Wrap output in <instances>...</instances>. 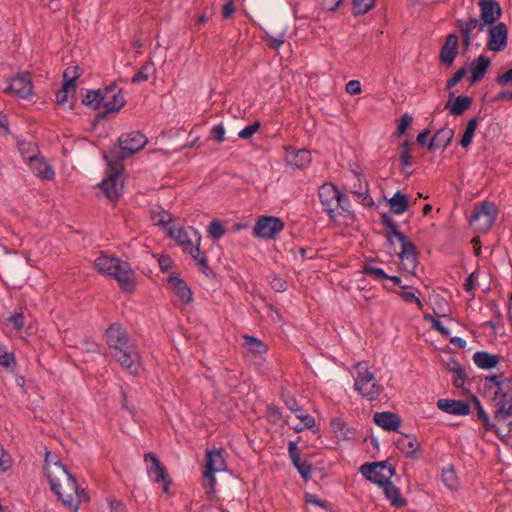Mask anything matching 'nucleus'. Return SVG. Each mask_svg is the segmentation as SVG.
<instances>
[{"instance_id": "6e6552de", "label": "nucleus", "mask_w": 512, "mask_h": 512, "mask_svg": "<svg viewBox=\"0 0 512 512\" xmlns=\"http://www.w3.org/2000/svg\"><path fill=\"white\" fill-rule=\"evenodd\" d=\"M147 141L146 136L138 131L123 134L118 139L119 145L105 153L104 158L120 162L143 149Z\"/></svg>"}, {"instance_id": "ddd939ff", "label": "nucleus", "mask_w": 512, "mask_h": 512, "mask_svg": "<svg viewBox=\"0 0 512 512\" xmlns=\"http://www.w3.org/2000/svg\"><path fill=\"white\" fill-rule=\"evenodd\" d=\"M284 229V222L277 217L261 216L254 225L253 235L261 239H273Z\"/></svg>"}, {"instance_id": "3c124183", "label": "nucleus", "mask_w": 512, "mask_h": 512, "mask_svg": "<svg viewBox=\"0 0 512 512\" xmlns=\"http://www.w3.org/2000/svg\"><path fill=\"white\" fill-rule=\"evenodd\" d=\"M266 417L272 424H278L282 420V413L278 406L270 404L266 409Z\"/></svg>"}, {"instance_id": "423d86ee", "label": "nucleus", "mask_w": 512, "mask_h": 512, "mask_svg": "<svg viewBox=\"0 0 512 512\" xmlns=\"http://www.w3.org/2000/svg\"><path fill=\"white\" fill-rule=\"evenodd\" d=\"M169 235L181 247L183 252L189 254L199 269L206 273L209 270L207 258L201 254V235L193 227H173L169 229Z\"/></svg>"}, {"instance_id": "9b49d317", "label": "nucleus", "mask_w": 512, "mask_h": 512, "mask_svg": "<svg viewBox=\"0 0 512 512\" xmlns=\"http://www.w3.org/2000/svg\"><path fill=\"white\" fill-rule=\"evenodd\" d=\"M497 216V207L494 203L484 201L475 206L470 218V225L478 232L486 233L494 224Z\"/></svg>"}, {"instance_id": "7c9ffc66", "label": "nucleus", "mask_w": 512, "mask_h": 512, "mask_svg": "<svg viewBox=\"0 0 512 512\" xmlns=\"http://www.w3.org/2000/svg\"><path fill=\"white\" fill-rule=\"evenodd\" d=\"M454 136V130L451 128H441L432 137L430 142L427 144L429 150H432L435 146H441L446 148L452 141Z\"/></svg>"}, {"instance_id": "09e8293b", "label": "nucleus", "mask_w": 512, "mask_h": 512, "mask_svg": "<svg viewBox=\"0 0 512 512\" xmlns=\"http://www.w3.org/2000/svg\"><path fill=\"white\" fill-rule=\"evenodd\" d=\"M297 418L301 420L302 425L293 427L295 432H301L304 429H311L315 425V419L310 414H297Z\"/></svg>"}, {"instance_id": "bf43d9fd", "label": "nucleus", "mask_w": 512, "mask_h": 512, "mask_svg": "<svg viewBox=\"0 0 512 512\" xmlns=\"http://www.w3.org/2000/svg\"><path fill=\"white\" fill-rule=\"evenodd\" d=\"M12 466L10 455L0 445V470L7 471Z\"/></svg>"}, {"instance_id": "58836bf2", "label": "nucleus", "mask_w": 512, "mask_h": 512, "mask_svg": "<svg viewBox=\"0 0 512 512\" xmlns=\"http://www.w3.org/2000/svg\"><path fill=\"white\" fill-rule=\"evenodd\" d=\"M292 153L294 154V160H290L289 162L298 168H304L311 162L310 153L305 149H292Z\"/></svg>"}, {"instance_id": "aec40b11", "label": "nucleus", "mask_w": 512, "mask_h": 512, "mask_svg": "<svg viewBox=\"0 0 512 512\" xmlns=\"http://www.w3.org/2000/svg\"><path fill=\"white\" fill-rule=\"evenodd\" d=\"M24 158L28 161L32 173L37 178L43 180H51L54 178V169L44 158L37 155L24 156Z\"/></svg>"}, {"instance_id": "338daca9", "label": "nucleus", "mask_w": 512, "mask_h": 512, "mask_svg": "<svg viewBox=\"0 0 512 512\" xmlns=\"http://www.w3.org/2000/svg\"><path fill=\"white\" fill-rule=\"evenodd\" d=\"M496 82L501 86H507L512 84V68L507 72L500 74L496 78Z\"/></svg>"}, {"instance_id": "49530a36", "label": "nucleus", "mask_w": 512, "mask_h": 512, "mask_svg": "<svg viewBox=\"0 0 512 512\" xmlns=\"http://www.w3.org/2000/svg\"><path fill=\"white\" fill-rule=\"evenodd\" d=\"M416 292H419V291L417 289H414L413 287H412V289H409V290L408 289H403V291H401L399 293V296L406 303H415L419 309H422L424 304L419 299V297L416 296Z\"/></svg>"}, {"instance_id": "e2e57ef3", "label": "nucleus", "mask_w": 512, "mask_h": 512, "mask_svg": "<svg viewBox=\"0 0 512 512\" xmlns=\"http://www.w3.org/2000/svg\"><path fill=\"white\" fill-rule=\"evenodd\" d=\"M345 90L350 95H357L361 93V84L358 80H350L346 84Z\"/></svg>"}, {"instance_id": "dca6fc26", "label": "nucleus", "mask_w": 512, "mask_h": 512, "mask_svg": "<svg viewBox=\"0 0 512 512\" xmlns=\"http://www.w3.org/2000/svg\"><path fill=\"white\" fill-rule=\"evenodd\" d=\"M32 90L33 85L30 75L28 73H21L11 78L4 92L18 98H27L32 95Z\"/></svg>"}, {"instance_id": "f704fd0d", "label": "nucleus", "mask_w": 512, "mask_h": 512, "mask_svg": "<svg viewBox=\"0 0 512 512\" xmlns=\"http://www.w3.org/2000/svg\"><path fill=\"white\" fill-rule=\"evenodd\" d=\"M104 89L88 90L83 96L82 102L93 109H99L103 103Z\"/></svg>"}, {"instance_id": "5fc2aeb1", "label": "nucleus", "mask_w": 512, "mask_h": 512, "mask_svg": "<svg viewBox=\"0 0 512 512\" xmlns=\"http://www.w3.org/2000/svg\"><path fill=\"white\" fill-rule=\"evenodd\" d=\"M264 40L267 45L274 50H278L285 41L284 34H280L279 36L275 37L267 32L265 33Z\"/></svg>"}, {"instance_id": "7ed1b4c3", "label": "nucleus", "mask_w": 512, "mask_h": 512, "mask_svg": "<svg viewBox=\"0 0 512 512\" xmlns=\"http://www.w3.org/2000/svg\"><path fill=\"white\" fill-rule=\"evenodd\" d=\"M484 388L490 395L495 408L494 418L506 424L508 432L512 431V382L502 374L485 378Z\"/></svg>"}, {"instance_id": "f257e3e1", "label": "nucleus", "mask_w": 512, "mask_h": 512, "mask_svg": "<svg viewBox=\"0 0 512 512\" xmlns=\"http://www.w3.org/2000/svg\"><path fill=\"white\" fill-rule=\"evenodd\" d=\"M44 471L51 490L70 511L76 512L82 502L88 501L85 489H80L76 479L62 465L57 455L45 453Z\"/></svg>"}, {"instance_id": "69168bd1", "label": "nucleus", "mask_w": 512, "mask_h": 512, "mask_svg": "<svg viewBox=\"0 0 512 512\" xmlns=\"http://www.w3.org/2000/svg\"><path fill=\"white\" fill-rule=\"evenodd\" d=\"M430 320H431L432 326L435 330H437L443 336H450V334H451L450 330L447 327H445L440 320H437L433 317H430Z\"/></svg>"}, {"instance_id": "f8f14e48", "label": "nucleus", "mask_w": 512, "mask_h": 512, "mask_svg": "<svg viewBox=\"0 0 512 512\" xmlns=\"http://www.w3.org/2000/svg\"><path fill=\"white\" fill-rule=\"evenodd\" d=\"M360 472L367 480L381 487L391 480L395 469L385 461L363 464Z\"/></svg>"}, {"instance_id": "13d9d810", "label": "nucleus", "mask_w": 512, "mask_h": 512, "mask_svg": "<svg viewBox=\"0 0 512 512\" xmlns=\"http://www.w3.org/2000/svg\"><path fill=\"white\" fill-rule=\"evenodd\" d=\"M270 285L277 292H284L287 289L286 281L278 275L271 276Z\"/></svg>"}, {"instance_id": "774afa93", "label": "nucleus", "mask_w": 512, "mask_h": 512, "mask_svg": "<svg viewBox=\"0 0 512 512\" xmlns=\"http://www.w3.org/2000/svg\"><path fill=\"white\" fill-rule=\"evenodd\" d=\"M342 0H322V6L329 12L336 11L340 6Z\"/></svg>"}, {"instance_id": "bb28decb", "label": "nucleus", "mask_w": 512, "mask_h": 512, "mask_svg": "<svg viewBox=\"0 0 512 512\" xmlns=\"http://www.w3.org/2000/svg\"><path fill=\"white\" fill-rule=\"evenodd\" d=\"M481 22L476 17H471L469 19H459L457 20V27L459 28L462 37L463 43L466 48L469 47L472 39V31L478 28L480 31Z\"/></svg>"}, {"instance_id": "6e6d98bb", "label": "nucleus", "mask_w": 512, "mask_h": 512, "mask_svg": "<svg viewBox=\"0 0 512 512\" xmlns=\"http://www.w3.org/2000/svg\"><path fill=\"white\" fill-rule=\"evenodd\" d=\"M283 400H284L285 406L290 411L295 413L296 416H297V414H305L303 411V408L298 404L297 400L293 396H287Z\"/></svg>"}, {"instance_id": "c85d7f7f", "label": "nucleus", "mask_w": 512, "mask_h": 512, "mask_svg": "<svg viewBox=\"0 0 512 512\" xmlns=\"http://www.w3.org/2000/svg\"><path fill=\"white\" fill-rule=\"evenodd\" d=\"M473 361L481 369H493L499 364L500 356L485 351H478L474 353Z\"/></svg>"}, {"instance_id": "c756f323", "label": "nucleus", "mask_w": 512, "mask_h": 512, "mask_svg": "<svg viewBox=\"0 0 512 512\" xmlns=\"http://www.w3.org/2000/svg\"><path fill=\"white\" fill-rule=\"evenodd\" d=\"M356 180L359 182V189H352L351 193L356 197V201L365 207H372L374 205L373 198L368 193V184L360 175H356Z\"/></svg>"}, {"instance_id": "4c0bfd02", "label": "nucleus", "mask_w": 512, "mask_h": 512, "mask_svg": "<svg viewBox=\"0 0 512 512\" xmlns=\"http://www.w3.org/2000/svg\"><path fill=\"white\" fill-rule=\"evenodd\" d=\"M471 99L467 96H458L450 106V112L452 115L458 116L463 114L471 106Z\"/></svg>"}, {"instance_id": "a18cd8bd", "label": "nucleus", "mask_w": 512, "mask_h": 512, "mask_svg": "<svg viewBox=\"0 0 512 512\" xmlns=\"http://www.w3.org/2000/svg\"><path fill=\"white\" fill-rule=\"evenodd\" d=\"M399 158L402 168L409 167L412 165L411 160V143L404 141L400 146Z\"/></svg>"}, {"instance_id": "a19ab883", "label": "nucleus", "mask_w": 512, "mask_h": 512, "mask_svg": "<svg viewBox=\"0 0 512 512\" xmlns=\"http://www.w3.org/2000/svg\"><path fill=\"white\" fill-rule=\"evenodd\" d=\"M244 344L245 346L253 353H258V354H262V353H265L267 348L265 346V344L253 337V336H249V335H245L244 336Z\"/></svg>"}, {"instance_id": "473e14b6", "label": "nucleus", "mask_w": 512, "mask_h": 512, "mask_svg": "<svg viewBox=\"0 0 512 512\" xmlns=\"http://www.w3.org/2000/svg\"><path fill=\"white\" fill-rule=\"evenodd\" d=\"M387 499L391 501V504L397 508L406 505L407 501L401 496L399 489L391 482L381 486Z\"/></svg>"}, {"instance_id": "de8ad7c7", "label": "nucleus", "mask_w": 512, "mask_h": 512, "mask_svg": "<svg viewBox=\"0 0 512 512\" xmlns=\"http://www.w3.org/2000/svg\"><path fill=\"white\" fill-rule=\"evenodd\" d=\"M375 0H353L354 14L360 15L370 11L374 6Z\"/></svg>"}, {"instance_id": "72a5a7b5", "label": "nucleus", "mask_w": 512, "mask_h": 512, "mask_svg": "<svg viewBox=\"0 0 512 512\" xmlns=\"http://www.w3.org/2000/svg\"><path fill=\"white\" fill-rule=\"evenodd\" d=\"M389 206L394 214H403L409 208V201L406 195L397 191L389 200Z\"/></svg>"}, {"instance_id": "603ef678", "label": "nucleus", "mask_w": 512, "mask_h": 512, "mask_svg": "<svg viewBox=\"0 0 512 512\" xmlns=\"http://www.w3.org/2000/svg\"><path fill=\"white\" fill-rule=\"evenodd\" d=\"M412 122H413L412 115L409 113H404L398 121L397 131H396L397 135L401 136V135L405 134L407 129L411 126Z\"/></svg>"}, {"instance_id": "ea45409f", "label": "nucleus", "mask_w": 512, "mask_h": 512, "mask_svg": "<svg viewBox=\"0 0 512 512\" xmlns=\"http://www.w3.org/2000/svg\"><path fill=\"white\" fill-rule=\"evenodd\" d=\"M361 272L365 275L372 276L376 280H383L388 278V275L382 268L373 265L372 261L365 262Z\"/></svg>"}, {"instance_id": "a878e982", "label": "nucleus", "mask_w": 512, "mask_h": 512, "mask_svg": "<svg viewBox=\"0 0 512 512\" xmlns=\"http://www.w3.org/2000/svg\"><path fill=\"white\" fill-rule=\"evenodd\" d=\"M71 68H67L64 71V82L62 88L56 93V101L58 104L64 105L68 102L70 94H74L76 91V79L78 75H74L68 78Z\"/></svg>"}, {"instance_id": "79ce46f5", "label": "nucleus", "mask_w": 512, "mask_h": 512, "mask_svg": "<svg viewBox=\"0 0 512 512\" xmlns=\"http://www.w3.org/2000/svg\"><path fill=\"white\" fill-rule=\"evenodd\" d=\"M441 479L444 485L451 490L456 489L459 485L458 477L452 467L443 469Z\"/></svg>"}, {"instance_id": "c9c22d12", "label": "nucleus", "mask_w": 512, "mask_h": 512, "mask_svg": "<svg viewBox=\"0 0 512 512\" xmlns=\"http://www.w3.org/2000/svg\"><path fill=\"white\" fill-rule=\"evenodd\" d=\"M153 72H155L154 62L152 60H147L142 64L139 71L132 77L131 82L133 84L145 82Z\"/></svg>"}, {"instance_id": "20e7f679", "label": "nucleus", "mask_w": 512, "mask_h": 512, "mask_svg": "<svg viewBox=\"0 0 512 512\" xmlns=\"http://www.w3.org/2000/svg\"><path fill=\"white\" fill-rule=\"evenodd\" d=\"M94 266L98 272L117 280L123 291L132 292L134 290L135 272L127 261L101 254L95 259Z\"/></svg>"}, {"instance_id": "b1692460", "label": "nucleus", "mask_w": 512, "mask_h": 512, "mask_svg": "<svg viewBox=\"0 0 512 512\" xmlns=\"http://www.w3.org/2000/svg\"><path fill=\"white\" fill-rule=\"evenodd\" d=\"M373 420L377 426L386 431H397L401 425L399 416L392 412H376Z\"/></svg>"}, {"instance_id": "39448f33", "label": "nucleus", "mask_w": 512, "mask_h": 512, "mask_svg": "<svg viewBox=\"0 0 512 512\" xmlns=\"http://www.w3.org/2000/svg\"><path fill=\"white\" fill-rule=\"evenodd\" d=\"M381 223L387 231L388 242L393 243V239L396 238L401 244V250L398 253L401 269L409 274H415L418 260L414 243L399 231L397 224L388 214L381 215Z\"/></svg>"}, {"instance_id": "cd10ccee", "label": "nucleus", "mask_w": 512, "mask_h": 512, "mask_svg": "<svg viewBox=\"0 0 512 512\" xmlns=\"http://www.w3.org/2000/svg\"><path fill=\"white\" fill-rule=\"evenodd\" d=\"M472 401L474 402V404L476 406L477 418H478V420H480L482 422V425H483L485 431H492L496 434V436L499 439L503 440L504 436L501 434L500 429L498 428V426L496 424L491 422L488 414L484 410L479 399L476 397H473Z\"/></svg>"}, {"instance_id": "1a4fd4ad", "label": "nucleus", "mask_w": 512, "mask_h": 512, "mask_svg": "<svg viewBox=\"0 0 512 512\" xmlns=\"http://www.w3.org/2000/svg\"><path fill=\"white\" fill-rule=\"evenodd\" d=\"M318 195L324 211H326L331 218H333L340 209L342 211H348L349 209V200L331 183H325L320 186Z\"/></svg>"}, {"instance_id": "4be33fe9", "label": "nucleus", "mask_w": 512, "mask_h": 512, "mask_svg": "<svg viewBox=\"0 0 512 512\" xmlns=\"http://www.w3.org/2000/svg\"><path fill=\"white\" fill-rule=\"evenodd\" d=\"M437 407L452 415H468L470 413V406L467 402L452 399H439Z\"/></svg>"}, {"instance_id": "412c9836", "label": "nucleus", "mask_w": 512, "mask_h": 512, "mask_svg": "<svg viewBox=\"0 0 512 512\" xmlns=\"http://www.w3.org/2000/svg\"><path fill=\"white\" fill-rule=\"evenodd\" d=\"M459 39L455 34H449L440 51V61L448 66L452 65L458 54Z\"/></svg>"}, {"instance_id": "2f4dec72", "label": "nucleus", "mask_w": 512, "mask_h": 512, "mask_svg": "<svg viewBox=\"0 0 512 512\" xmlns=\"http://www.w3.org/2000/svg\"><path fill=\"white\" fill-rule=\"evenodd\" d=\"M491 64L490 59L487 56L480 55L472 64V77L471 82L476 83L480 81L485 73L487 72L489 66Z\"/></svg>"}, {"instance_id": "4468645a", "label": "nucleus", "mask_w": 512, "mask_h": 512, "mask_svg": "<svg viewBox=\"0 0 512 512\" xmlns=\"http://www.w3.org/2000/svg\"><path fill=\"white\" fill-rule=\"evenodd\" d=\"M226 469V461L221 449L208 450L206 452V469L203 476L213 486L215 483L216 472H221Z\"/></svg>"}, {"instance_id": "5701e85b", "label": "nucleus", "mask_w": 512, "mask_h": 512, "mask_svg": "<svg viewBox=\"0 0 512 512\" xmlns=\"http://www.w3.org/2000/svg\"><path fill=\"white\" fill-rule=\"evenodd\" d=\"M396 447L407 457L414 458L420 443L414 435L400 434L395 440Z\"/></svg>"}, {"instance_id": "37998d69", "label": "nucleus", "mask_w": 512, "mask_h": 512, "mask_svg": "<svg viewBox=\"0 0 512 512\" xmlns=\"http://www.w3.org/2000/svg\"><path fill=\"white\" fill-rule=\"evenodd\" d=\"M6 323L13 331H21L25 326V320L22 309H20L17 312H14L10 317H8Z\"/></svg>"}, {"instance_id": "9d476101", "label": "nucleus", "mask_w": 512, "mask_h": 512, "mask_svg": "<svg viewBox=\"0 0 512 512\" xmlns=\"http://www.w3.org/2000/svg\"><path fill=\"white\" fill-rule=\"evenodd\" d=\"M105 160L107 161L109 169L100 186L107 198H109L111 201H117L123 190V183L121 179L123 166L120 162L114 161L112 159Z\"/></svg>"}, {"instance_id": "f3484780", "label": "nucleus", "mask_w": 512, "mask_h": 512, "mask_svg": "<svg viewBox=\"0 0 512 512\" xmlns=\"http://www.w3.org/2000/svg\"><path fill=\"white\" fill-rule=\"evenodd\" d=\"M489 39L487 48L490 51L500 52L504 50L508 43V28L506 24L500 22L490 26L488 29Z\"/></svg>"}, {"instance_id": "a211bd4d", "label": "nucleus", "mask_w": 512, "mask_h": 512, "mask_svg": "<svg viewBox=\"0 0 512 512\" xmlns=\"http://www.w3.org/2000/svg\"><path fill=\"white\" fill-rule=\"evenodd\" d=\"M478 5L481 11L480 32H483L487 25L493 24L500 18L501 8L495 0H480Z\"/></svg>"}, {"instance_id": "f03ea898", "label": "nucleus", "mask_w": 512, "mask_h": 512, "mask_svg": "<svg viewBox=\"0 0 512 512\" xmlns=\"http://www.w3.org/2000/svg\"><path fill=\"white\" fill-rule=\"evenodd\" d=\"M106 343L112 356L126 371L133 375L141 372V356L124 327L111 324L106 331Z\"/></svg>"}, {"instance_id": "864d4df0", "label": "nucleus", "mask_w": 512, "mask_h": 512, "mask_svg": "<svg viewBox=\"0 0 512 512\" xmlns=\"http://www.w3.org/2000/svg\"><path fill=\"white\" fill-rule=\"evenodd\" d=\"M0 365L5 368L15 365L14 354L8 352L3 346H0Z\"/></svg>"}, {"instance_id": "e433bc0d", "label": "nucleus", "mask_w": 512, "mask_h": 512, "mask_svg": "<svg viewBox=\"0 0 512 512\" xmlns=\"http://www.w3.org/2000/svg\"><path fill=\"white\" fill-rule=\"evenodd\" d=\"M477 126V118H472L468 121L465 131L460 140V145L463 148H468L471 145Z\"/></svg>"}, {"instance_id": "4d7b16f0", "label": "nucleus", "mask_w": 512, "mask_h": 512, "mask_svg": "<svg viewBox=\"0 0 512 512\" xmlns=\"http://www.w3.org/2000/svg\"><path fill=\"white\" fill-rule=\"evenodd\" d=\"M260 128V123L255 122L251 125L246 126L242 130L239 131L238 136L241 139H250Z\"/></svg>"}, {"instance_id": "2eb2a0df", "label": "nucleus", "mask_w": 512, "mask_h": 512, "mask_svg": "<svg viewBox=\"0 0 512 512\" xmlns=\"http://www.w3.org/2000/svg\"><path fill=\"white\" fill-rule=\"evenodd\" d=\"M147 464V471L152 481L163 484V492L168 493L170 480L159 458L154 453H147L144 456Z\"/></svg>"}, {"instance_id": "8fccbe9b", "label": "nucleus", "mask_w": 512, "mask_h": 512, "mask_svg": "<svg viewBox=\"0 0 512 512\" xmlns=\"http://www.w3.org/2000/svg\"><path fill=\"white\" fill-rule=\"evenodd\" d=\"M292 463L304 480L307 481L311 477V464L308 461L301 460L300 458Z\"/></svg>"}, {"instance_id": "0eeeda50", "label": "nucleus", "mask_w": 512, "mask_h": 512, "mask_svg": "<svg viewBox=\"0 0 512 512\" xmlns=\"http://www.w3.org/2000/svg\"><path fill=\"white\" fill-rule=\"evenodd\" d=\"M354 389L365 399L373 401L382 392V386L376 381L373 372L369 369L368 363L358 362L353 367Z\"/></svg>"}, {"instance_id": "6ab92c4d", "label": "nucleus", "mask_w": 512, "mask_h": 512, "mask_svg": "<svg viewBox=\"0 0 512 512\" xmlns=\"http://www.w3.org/2000/svg\"><path fill=\"white\" fill-rule=\"evenodd\" d=\"M102 107L106 108L107 112H118L125 104V98L121 89L112 84L104 88Z\"/></svg>"}, {"instance_id": "052dcab7", "label": "nucleus", "mask_w": 512, "mask_h": 512, "mask_svg": "<svg viewBox=\"0 0 512 512\" xmlns=\"http://www.w3.org/2000/svg\"><path fill=\"white\" fill-rule=\"evenodd\" d=\"M466 72H467L466 68H464V67L457 70L455 72V74L453 75V77L448 80L446 88L451 89L454 86H456L462 80V78L465 76Z\"/></svg>"}, {"instance_id": "0e129e2a", "label": "nucleus", "mask_w": 512, "mask_h": 512, "mask_svg": "<svg viewBox=\"0 0 512 512\" xmlns=\"http://www.w3.org/2000/svg\"><path fill=\"white\" fill-rule=\"evenodd\" d=\"M235 13V6L233 0H228L222 7V17L224 19H229Z\"/></svg>"}, {"instance_id": "c03bdc74", "label": "nucleus", "mask_w": 512, "mask_h": 512, "mask_svg": "<svg viewBox=\"0 0 512 512\" xmlns=\"http://www.w3.org/2000/svg\"><path fill=\"white\" fill-rule=\"evenodd\" d=\"M207 233L212 240H219L226 234V229L219 220H213L207 228Z\"/></svg>"}, {"instance_id": "680f3d73", "label": "nucleus", "mask_w": 512, "mask_h": 512, "mask_svg": "<svg viewBox=\"0 0 512 512\" xmlns=\"http://www.w3.org/2000/svg\"><path fill=\"white\" fill-rule=\"evenodd\" d=\"M212 138L215 139L218 143H222L225 139V128L223 124H218L213 126L211 129Z\"/></svg>"}, {"instance_id": "393cba45", "label": "nucleus", "mask_w": 512, "mask_h": 512, "mask_svg": "<svg viewBox=\"0 0 512 512\" xmlns=\"http://www.w3.org/2000/svg\"><path fill=\"white\" fill-rule=\"evenodd\" d=\"M168 288L175 293L183 303L192 301V292L187 284L178 276H170L167 280Z\"/></svg>"}]
</instances>
